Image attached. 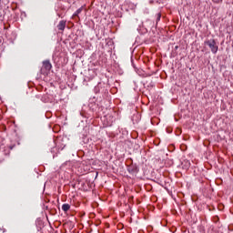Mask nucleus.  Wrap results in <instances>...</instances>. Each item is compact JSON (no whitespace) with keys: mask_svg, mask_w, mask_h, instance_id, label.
Masks as SVG:
<instances>
[{"mask_svg":"<svg viewBox=\"0 0 233 233\" xmlns=\"http://www.w3.org/2000/svg\"><path fill=\"white\" fill-rule=\"evenodd\" d=\"M204 45H207V46H209L212 54H218V50L219 49V47L218 46V44L216 43L215 39L206 40L204 42Z\"/></svg>","mask_w":233,"mask_h":233,"instance_id":"obj_1","label":"nucleus"},{"mask_svg":"<svg viewBox=\"0 0 233 233\" xmlns=\"http://www.w3.org/2000/svg\"><path fill=\"white\" fill-rule=\"evenodd\" d=\"M127 172H129V174H137L138 169L137 167L136 166H131L127 168Z\"/></svg>","mask_w":233,"mask_h":233,"instance_id":"obj_4","label":"nucleus"},{"mask_svg":"<svg viewBox=\"0 0 233 233\" xmlns=\"http://www.w3.org/2000/svg\"><path fill=\"white\" fill-rule=\"evenodd\" d=\"M57 28L58 30H61L63 32L65 28H66V21L65 20L60 21L59 24L57 25Z\"/></svg>","mask_w":233,"mask_h":233,"instance_id":"obj_3","label":"nucleus"},{"mask_svg":"<svg viewBox=\"0 0 233 233\" xmlns=\"http://www.w3.org/2000/svg\"><path fill=\"white\" fill-rule=\"evenodd\" d=\"M159 21H161V13L157 15V23H159Z\"/></svg>","mask_w":233,"mask_h":233,"instance_id":"obj_7","label":"nucleus"},{"mask_svg":"<svg viewBox=\"0 0 233 233\" xmlns=\"http://www.w3.org/2000/svg\"><path fill=\"white\" fill-rule=\"evenodd\" d=\"M83 12V7L78 8L75 13H74V17L79 15Z\"/></svg>","mask_w":233,"mask_h":233,"instance_id":"obj_6","label":"nucleus"},{"mask_svg":"<svg viewBox=\"0 0 233 233\" xmlns=\"http://www.w3.org/2000/svg\"><path fill=\"white\" fill-rule=\"evenodd\" d=\"M62 210L66 213L67 210H70L69 204H63L62 205Z\"/></svg>","mask_w":233,"mask_h":233,"instance_id":"obj_5","label":"nucleus"},{"mask_svg":"<svg viewBox=\"0 0 233 233\" xmlns=\"http://www.w3.org/2000/svg\"><path fill=\"white\" fill-rule=\"evenodd\" d=\"M45 70L46 72H50V70H52V63H50L48 60H45L43 62L41 72H44Z\"/></svg>","mask_w":233,"mask_h":233,"instance_id":"obj_2","label":"nucleus"},{"mask_svg":"<svg viewBox=\"0 0 233 233\" xmlns=\"http://www.w3.org/2000/svg\"><path fill=\"white\" fill-rule=\"evenodd\" d=\"M212 1H213V3H216V4H219V3L223 2V0H212Z\"/></svg>","mask_w":233,"mask_h":233,"instance_id":"obj_8","label":"nucleus"}]
</instances>
